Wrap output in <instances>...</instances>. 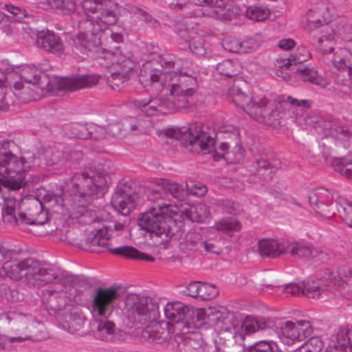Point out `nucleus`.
Here are the masks:
<instances>
[{
    "label": "nucleus",
    "instance_id": "nucleus-1",
    "mask_svg": "<svg viewBox=\"0 0 352 352\" xmlns=\"http://www.w3.org/2000/svg\"><path fill=\"white\" fill-rule=\"evenodd\" d=\"M179 62H165L162 64V71L153 68L151 63L143 65L139 76L140 83L153 92L170 94L167 100L153 98L140 102L142 111L148 116L158 112L165 113L166 109L185 108L188 104V98L195 93L196 79L179 69Z\"/></svg>",
    "mask_w": 352,
    "mask_h": 352
},
{
    "label": "nucleus",
    "instance_id": "nucleus-2",
    "mask_svg": "<svg viewBox=\"0 0 352 352\" xmlns=\"http://www.w3.org/2000/svg\"><path fill=\"white\" fill-rule=\"evenodd\" d=\"M0 276L14 281L24 280L32 287H41L53 284L54 288L48 292L50 294V306L54 309H59L61 306L54 307L53 294H72V287L69 284L71 278L63 275V272L54 266L41 263L33 258H21L19 253L9 249L0 241Z\"/></svg>",
    "mask_w": 352,
    "mask_h": 352
},
{
    "label": "nucleus",
    "instance_id": "nucleus-3",
    "mask_svg": "<svg viewBox=\"0 0 352 352\" xmlns=\"http://www.w3.org/2000/svg\"><path fill=\"white\" fill-rule=\"evenodd\" d=\"M100 76L96 74L72 78L50 77L34 65H24L20 70V80L14 82V95L22 102L38 100L56 91H75L96 85Z\"/></svg>",
    "mask_w": 352,
    "mask_h": 352
},
{
    "label": "nucleus",
    "instance_id": "nucleus-4",
    "mask_svg": "<svg viewBox=\"0 0 352 352\" xmlns=\"http://www.w3.org/2000/svg\"><path fill=\"white\" fill-rule=\"evenodd\" d=\"M81 7L85 18L79 21L78 33L74 38L76 48L83 52L100 43V34L118 20V5L107 0H83Z\"/></svg>",
    "mask_w": 352,
    "mask_h": 352
},
{
    "label": "nucleus",
    "instance_id": "nucleus-5",
    "mask_svg": "<svg viewBox=\"0 0 352 352\" xmlns=\"http://www.w3.org/2000/svg\"><path fill=\"white\" fill-rule=\"evenodd\" d=\"M148 199L153 205L142 214L139 224L143 229L168 239L174 232L178 206L170 204V194L163 179L156 182L149 191Z\"/></svg>",
    "mask_w": 352,
    "mask_h": 352
},
{
    "label": "nucleus",
    "instance_id": "nucleus-6",
    "mask_svg": "<svg viewBox=\"0 0 352 352\" xmlns=\"http://www.w3.org/2000/svg\"><path fill=\"white\" fill-rule=\"evenodd\" d=\"M231 94L233 102L252 119L259 123L273 126L279 124L285 102H287L294 107L305 109L310 108L311 105L309 100H298L290 96H280L274 100H269L262 96L250 97L234 87L232 88Z\"/></svg>",
    "mask_w": 352,
    "mask_h": 352
},
{
    "label": "nucleus",
    "instance_id": "nucleus-7",
    "mask_svg": "<svg viewBox=\"0 0 352 352\" xmlns=\"http://www.w3.org/2000/svg\"><path fill=\"white\" fill-rule=\"evenodd\" d=\"M144 296L135 294H129L125 300V309L128 316L140 323L149 324L142 331V337L151 344H163L165 338L160 331L162 329L157 322L159 316L156 305L149 302Z\"/></svg>",
    "mask_w": 352,
    "mask_h": 352
},
{
    "label": "nucleus",
    "instance_id": "nucleus-8",
    "mask_svg": "<svg viewBox=\"0 0 352 352\" xmlns=\"http://www.w3.org/2000/svg\"><path fill=\"white\" fill-rule=\"evenodd\" d=\"M34 159V155L30 152L21 155L11 152L0 153V176L4 178V184L13 190L21 188Z\"/></svg>",
    "mask_w": 352,
    "mask_h": 352
},
{
    "label": "nucleus",
    "instance_id": "nucleus-9",
    "mask_svg": "<svg viewBox=\"0 0 352 352\" xmlns=\"http://www.w3.org/2000/svg\"><path fill=\"white\" fill-rule=\"evenodd\" d=\"M158 137L163 140H173L179 141L184 145H197L202 151H207L214 144V140L198 124H193L188 127H171L159 130L156 132Z\"/></svg>",
    "mask_w": 352,
    "mask_h": 352
},
{
    "label": "nucleus",
    "instance_id": "nucleus-10",
    "mask_svg": "<svg viewBox=\"0 0 352 352\" xmlns=\"http://www.w3.org/2000/svg\"><path fill=\"white\" fill-rule=\"evenodd\" d=\"M28 205L34 208V210L30 208L27 212H19L16 214V210L19 203L12 195L3 197V206L2 207L1 217L3 223L6 228H16L25 225L42 224L36 221V215L41 212V204L38 200L30 198L27 199Z\"/></svg>",
    "mask_w": 352,
    "mask_h": 352
},
{
    "label": "nucleus",
    "instance_id": "nucleus-11",
    "mask_svg": "<svg viewBox=\"0 0 352 352\" xmlns=\"http://www.w3.org/2000/svg\"><path fill=\"white\" fill-rule=\"evenodd\" d=\"M352 41V21L347 18L338 19L320 30L318 47L323 54H329L340 41Z\"/></svg>",
    "mask_w": 352,
    "mask_h": 352
},
{
    "label": "nucleus",
    "instance_id": "nucleus-12",
    "mask_svg": "<svg viewBox=\"0 0 352 352\" xmlns=\"http://www.w3.org/2000/svg\"><path fill=\"white\" fill-rule=\"evenodd\" d=\"M110 183V177L104 173L93 170L76 173L72 178L73 193L75 199L85 201L92 199L100 189Z\"/></svg>",
    "mask_w": 352,
    "mask_h": 352
},
{
    "label": "nucleus",
    "instance_id": "nucleus-13",
    "mask_svg": "<svg viewBox=\"0 0 352 352\" xmlns=\"http://www.w3.org/2000/svg\"><path fill=\"white\" fill-rule=\"evenodd\" d=\"M339 276L337 280L335 273L329 272L325 276L320 279L306 280L302 283V295L309 298H318L322 296L325 291L330 287V283L339 284L341 283L352 285V268L343 267L337 272Z\"/></svg>",
    "mask_w": 352,
    "mask_h": 352
},
{
    "label": "nucleus",
    "instance_id": "nucleus-14",
    "mask_svg": "<svg viewBox=\"0 0 352 352\" xmlns=\"http://www.w3.org/2000/svg\"><path fill=\"white\" fill-rule=\"evenodd\" d=\"M276 333L282 343L292 345L297 341H302L310 333V324L305 320L296 322L287 321L280 325Z\"/></svg>",
    "mask_w": 352,
    "mask_h": 352
},
{
    "label": "nucleus",
    "instance_id": "nucleus-15",
    "mask_svg": "<svg viewBox=\"0 0 352 352\" xmlns=\"http://www.w3.org/2000/svg\"><path fill=\"white\" fill-rule=\"evenodd\" d=\"M118 297V292L115 288L98 289L91 302L93 316L109 318L113 310L114 302Z\"/></svg>",
    "mask_w": 352,
    "mask_h": 352
},
{
    "label": "nucleus",
    "instance_id": "nucleus-16",
    "mask_svg": "<svg viewBox=\"0 0 352 352\" xmlns=\"http://www.w3.org/2000/svg\"><path fill=\"white\" fill-rule=\"evenodd\" d=\"M333 199V193L324 188L316 189L309 197L310 205L315 206L316 212L324 218H330L335 214L334 210L331 208Z\"/></svg>",
    "mask_w": 352,
    "mask_h": 352
},
{
    "label": "nucleus",
    "instance_id": "nucleus-17",
    "mask_svg": "<svg viewBox=\"0 0 352 352\" xmlns=\"http://www.w3.org/2000/svg\"><path fill=\"white\" fill-rule=\"evenodd\" d=\"M206 324L221 331H231V314L224 307L206 308Z\"/></svg>",
    "mask_w": 352,
    "mask_h": 352
},
{
    "label": "nucleus",
    "instance_id": "nucleus-18",
    "mask_svg": "<svg viewBox=\"0 0 352 352\" xmlns=\"http://www.w3.org/2000/svg\"><path fill=\"white\" fill-rule=\"evenodd\" d=\"M266 326V321L264 318L247 316L239 323H232L230 333L232 334V337L236 339V341L239 340L238 338L243 340L245 335L252 334L260 329H263Z\"/></svg>",
    "mask_w": 352,
    "mask_h": 352
},
{
    "label": "nucleus",
    "instance_id": "nucleus-19",
    "mask_svg": "<svg viewBox=\"0 0 352 352\" xmlns=\"http://www.w3.org/2000/svg\"><path fill=\"white\" fill-rule=\"evenodd\" d=\"M185 216L191 221L204 223L211 217L210 208L203 203L196 204H184L178 206L177 216Z\"/></svg>",
    "mask_w": 352,
    "mask_h": 352
},
{
    "label": "nucleus",
    "instance_id": "nucleus-20",
    "mask_svg": "<svg viewBox=\"0 0 352 352\" xmlns=\"http://www.w3.org/2000/svg\"><path fill=\"white\" fill-rule=\"evenodd\" d=\"M103 58L107 67L111 70L130 72L135 65L131 58L123 54L118 47H116L113 51H107Z\"/></svg>",
    "mask_w": 352,
    "mask_h": 352
},
{
    "label": "nucleus",
    "instance_id": "nucleus-21",
    "mask_svg": "<svg viewBox=\"0 0 352 352\" xmlns=\"http://www.w3.org/2000/svg\"><path fill=\"white\" fill-rule=\"evenodd\" d=\"M36 45L39 49L53 54L61 53L64 50L61 38L49 30H42L37 33Z\"/></svg>",
    "mask_w": 352,
    "mask_h": 352
},
{
    "label": "nucleus",
    "instance_id": "nucleus-22",
    "mask_svg": "<svg viewBox=\"0 0 352 352\" xmlns=\"http://www.w3.org/2000/svg\"><path fill=\"white\" fill-rule=\"evenodd\" d=\"M166 318L175 324L173 325L174 329L181 331L183 333L188 331H184L185 321L188 307L180 302H168L164 308Z\"/></svg>",
    "mask_w": 352,
    "mask_h": 352
},
{
    "label": "nucleus",
    "instance_id": "nucleus-23",
    "mask_svg": "<svg viewBox=\"0 0 352 352\" xmlns=\"http://www.w3.org/2000/svg\"><path fill=\"white\" fill-rule=\"evenodd\" d=\"M331 16L330 7L324 2L315 5L307 13V25L309 30L312 28L327 23Z\"/></svg>",
    "mask_w": 352,
    "mask_h": 352
},
{
    "label": "nucleus",
    "instance_id": "nucleus-24",
    "mask_svg": "<svg viewBox=\"0 0 352 352\" xmlns=\"http://www.w3.org/2000/svg\"><path fill=\"white\" fill-rule=\"evenodd\" d=\"M0 320L12 323V328L16 331L25 332L34 318L32 315L18 311H8L0 314Z\"/></svg>",
    "mask_w": 352,
    "mask_h": 352
},
{
    "label": "nucleus",
    "instance_id": "nucleus-25",
    "mask_svg": "<svg viewBox=\"0 0 352 352\" xmlns=\"http://www.w3.org/2000/svg\"><path fill=\"white\" fill-rule=\"evenodd\" d=\"M111 204L118 212L128 215L135 207V195L126 192H116L112 197Z\"/></svg>",
    "mask_w": 352,
    "mask_h": 352
},
{
    "label": "nucleus",
    "instance_id": "nucleus-26",
    "mask_svg": "<svg viewBox=\"0 0 352 352\" xmlns=\"http://www.w3.org/2000/svg\"><path fill=\"white\" fill-rule=\"evenodd\" d=\"M46 163L49 166L57 164L64 160H76L81 153L78 151H71L67 152L64 156L63 151L58 147H50L45 149L43 153Z\"/></svg>",
    "mask_w": 352,
    "mask_h": 352
},
{
    "label": "nucleus",
    "instance_id": "nucleus-27",
    "mask_svg": "<svg viewBox=\"0 0 352 352\" xmlns=\"http://www.w3.org/2000/svg\"><path fill=\"white\" fill-rule=\"evenodd\" d=\"M258 251L262 256H277L287 251V244L276 239H263L258 243Z\"/></svg>",
    "mask_w": 352,
    "mask_h": 352
},
{
    "label": "nucleus",
    "instance_id": "nucleus-28",
    "mask_svg": "<svg viewBox=\"0 0 352 352\" xmlns=\"http://www.w3.org/2000/svg\"><path fill=\"white\" fill-rule=\"evenodd\" d=\"M110 234L107 228L99 229L96 234L89 235L86 239L84 248L90 252L98 251V248H109Z\"/></svg>",
    "mask_w": 352,
    "mask_h": 352
},
{
    "label": "nucleus",
    "instance_id": "nucleus-29",
    "mask_svg": "<svg viewBox=\"0 0 352 352\" xmlns=\"http://www.w3.org/2000/svg\"><path fill=\"white\" fill-rule=\"evenodd\" d=\"M123 334L122 331L116 329L114 324L109 320L100 321L96 332V336L98 339L107 342L118 340Z\"/></svg>",
    "mask_w": 352,
    "mask_h": 352
},
{
    "label": "nucleus",
    "instance_id": "nucleus-30",
    "mask_svg": "<svg viewBox=\"0 0 352 352\" xmlns=\"http://www.w3.org/2000/svg\"><path fill=\"white\" fill-rule=\"evenodd\" d=\"M331 62L336 69L341 71L348 69L349 73V69L352 67V53L346 47L334 50Z\"/></svg>",
    "mask_w": 352,
    "mask_h": 352
},
{
    "label": "nucleus",
    "instance_id": "nucleus-31",
    "mask_svg": "<svg viewBox=\"0 0 352 352\" xmlns=\"http://www.w3.org/2000/svg\"><path fill=\"white\" fill-rule=\"evenodd\" d=\"M231 146L227 142H221L219 146V150L221 151V155L229 163L236 164L243 161L244 157V151L241 144L236 143L230 151Z\"/></svg>",
    "mask_w": 352,
    "mask_h": 352
},
{
    "label": "nucleus",
    "instance_id": "nucleus-32",
    "mask_svg": "<svg viewBox=\"0 0 352 352\" xmlns=\"http://www.w3.org/2000/svg\"><path fill=\"white\" fill-rule=\"evenodd\" d=\"M296 73L298 77L302 80L314 83L322 88L327 87L329 85V82L327 79L318 76L317 71L313 66H300Z\"/></svg>",
    "mask_w": 352,
    "mask_h": 352
},
{
    "label": "nucleus",
    "instance_id": "nucleus-33",
    "mask_svg": "<svg viewBox=\"0 0 352 352\" xmlns=\"http://www.w3.org/2000/svg\"><path fill=\"white\" fill-rule=\"evenodd\" d=\"M74 205L70 209V217L78 219L80 223H89L94 221L90 219L91 212L86 210V205L89 201H85L81 198L75 199V195L72 197Z\"/></svg>",
    "mask_w": 352,
    "mask_h": 352
},
{
    "label": "nucleus",
    "instance_id": "nucleus-34",
    "mask_svg": "<svg viewBox=\"0 0 352 352\" xmlns=\"http://www.w3.org/2000/svg\"><path fill=\"white\" fill-rule=\"evenodd\" d=\"M318 126L321 127L327 135L340 141H346L351 136L350 133L346 129L338 126L336 122L331 121H320Z\"/></svg>",
    "mask_w": 352,
    "mask_h": 352
},
{
    "label": "nucleus",
    "instance_id": "nucleus-35",
    "mask_svg": "<svg viewBox=\"0 0 352 352\" xmlns=\"http://www.w3.org/2000/svg\"><path fill=\"white\" fill-rule=\"evenodd\" d=\"M109 251L115 254L122 255L129 258L153 261L154 258L144 254L132 246H122L116 248H109Z\"/></svg>",
    "mask_w": 352,
    "mask_h": 352
},
{
    "label": "nucleus",
    "instance_id": "nucleus-36",
    "mask_svg": "<svg viewBox=\"0 0 352 352\" xmlns=\"http://www.w3.org/2000/svg\"><path fill=\"white\" fill-rule=\"evenodd\" d=\"M39 2L45 8L58 9L65 14H70L76 10L73 0H39Z\"/></svg>",
    "mask_w": 352,
    "mask_h": 352
},
{
    "label": "nucleus",
    "instance_id": "nucleus-37",
    "mask_svg": "<svg viewBox=\"0 0 352 352\" xmlns=\"http://www.w3.org/2000/svg\"><path fill=\"white\" fill-rule=\"evenodd\" d=\"M206 308H199L192 311L188 309L184 328H199L206 324Z\"/></svg>",
    "mask_w": 352,
    "mask_h": 352
},
{
    "label": "nucleus",
    "instance_id": "nucleus-38",
    "mask_svg": "<svg viewBox=\"0 0 352 352\" xmlns=\"http://www.w3.org/2000/svg\"><path fill=\"white\" fill-rule=\"evenodd\" d=\"M287 244L288 250L292 255L302 258L315 257L318 252L316 248H311L308 245L302 243H292Z\"/></svg>",
    "mask_w": 352,
    "mask_h": 352
},
{
    "label": "nucleus",
    "instance_id": "nucleus-39",
    "mask_svg": "<svg viewBox=\"0 0 352 352\" xmlns=\"http://www.w3.org/2000/svg\"><path fill=\"white\" fill-rule=\"evenodd\" d=\"M181 246L182 250L186 251L199 250L203 246L201 235L194 230H190L186 234Z\"/></svg>",
    "mask_w": 352,
    "mask_h": 352
},
{
    "label": "nucleus",
    "instance_id": "nucleus-40",
    "mask_svg": "<svg viewBox=\"0 0 352 352\" xmlns=\"http://www.w3.org/2000/svg\"><path fill=\"white\" fill-rule=\"evenodd\" d=\"M217 72L223 76L232 78L241 72V67L237 61L227 59L217 65Z\"/></svg>",
    "mask_w": 352,
    "mask_h": 352
},
{
    "label": "nucleus",
    "instance_id": "nucleus-41",
    "mask_svg": "<svg viewBox=\"0 0 352 352\" xmlns=\"http://www.w3.org/2000/svg\"><path fill=\"white\" fill-rule=\"evenodd\" d=\"M311 58V54L307 47L300 46L298 47L295 53L287 59H283L284 64L280 67L289 68L293 65H297L308 60Z\"/></svg>",
    "mask_w": 352,
    "mask_h": 352
},
{
    "label": "nucleus",
    "instance_id": "nucleus-42",
    "mask_svg": "<svg viewBox=\"0 0 352 352\" xmlns=\"http://www.w3.org/2000/svg\"><path fill=\"white\" fill-rule=\"evenodd\" d=\"M212 229L223 233H229L239 232L241 229V225L237 219L226 217L216 221Z\"/></svg>",
    "mask_w": 352,
    "mask_h": 352
},
{
    "label": "nucleus",
    "instance_id": "nucleus-43",
    "mask_svg": "<svg viewBox=\"0 0 352 352\" xmlns=\"http://www.w3.org/2000/svg\"><path fill=\"white\" fill-rule=\"evenodd\" d=\"M336 203L338 212L342 221L349 226L352 227V204L341 197L336 199Z\"/></svg>",
    "mask_w": 352,
    "mask_h": 352
},
{
    "label": "nucleus",
    "instance_id": "nucleus-44",
    "mask_svg": "<svg viewBox=\"0 0 352 352\" xmlns=\"http://www.w3.org/2000/svg\"><path fill=\"white\" fill-rule=\"evenodd\" d=\"M164 184L171 197L182 199L188 195L187 184H178L169 180L163 179Z\"/></svg>",
    "mask_w": 352,
    "mask_h": 352
},
{
    "label": "nucleus",
    "instance_id": "nucleus-45",
    "mask_svg": "<svg viewBox=\"0 0 352 352\" xmlns=\"http://www.w3.org/2000/svg\"><path fill=\"white\" fill-rule=\"evenodd\" d=\"M111 71V74L108 78V82L113 89L120 91L123 84L129 80V72H123L120 70Z\"/></svg>",
    "mask_w": 352,
    "mask_h": 352
},
{
    "label": "nucleus",
    "instance_id": "nucleus-46",
    "mask_svg": "<svg viewBox=\"0 0 352 352\" xmlns=\"http://www.w3.org/2000/svg\"><path fill=\"white\" fill-rule=\"evenodd\" d=\"M270 11L267 8L261 6H251L247 8L245 11L246 16L256 21H264L270 16Z\"/></svg>",
    "mask_w": 352,
    "mask_h": 352
},
{
    "label": "nucleus",
    "instance_id": "nucleus-47",
    "mask_svg": "<svg viewBox=\"0 0 352 352\" xmlns=\"http://www.w3.org/2000/svg\"><path fill=\"white\" fill-rule=\"evenodd\" d=\"M332 165L336 170L352 179V161L345 158H337L333 161Z\"/></svg>",
    "mask_w": 352,
    "mask_h": 352
},
{
    "label": "nucleus",
    "instance_id": "nucleus-48",
    "mask_svg": "<svg viewBox=\"0 0 352 352\" xmlns=\"http://www.w3.org/2000/svg\"><path fill=\"white\" fill-rule=\"evenodd\" d=\"M322 348L323 342L322 340L318 337H313L292 352H320Z\"/></svg>",
    "mask_w": 352,
    "mask_h": 352
},
{
    "label": "nucleus",
    "instance_id": "nucleus-49",
    "mask_svg": "<svg viewBox=\"0 0 352 352\" xmlns=\"http://www.w3.org/2000/svg\"><path fill=\"white\" fill-rule=\"evenodd\" d=\"M219 289L212 284L201 283L199 298L204 300H208L218 296Z\"/></svg>",
    "mask_w": 352,
    "mask_h": 352
},
{
    "label": "nucleus",
    "instance_id": "nucleus-50",
    "mask_svg": "<svg viewBox=\"0 0 352 352\" xmlns=\"http://www.w3.org/2000/svg\"><path fill=\"white\" fill-rule=\"evenodd\" d=\"M263 41L262 37L256 34L253 37L248 38L243 41V53H250L256 50Z\"/></svg>",
    "mask_w": 352,
    "mask_h": 352
},
{
    "label": "nucleus",
    "instance_id": "nucleus-51",
    "mask_svg": "<svg viewBox=\"0 0 352 352\" xmlns=\"http://www.w3.org/2000/svg\"><path fill=\"white\" fill-rule=\"evenodd\" d=\"M6 87V76L3 72L0 70V110L5 111L8 109V104L5 100Z\"/></svg>",
    "mask_w": 352,
    "mask_h": 352
},
{
    "label": "nucleus",
    "instance_id": "nucleus-52",
    "mask_svg": "<svg viewBox=\"0 0 352 352\" xmlns=\"http://www.w3.org/2000/svg\"><path fill=\"white\" fill-rule=\"evenodd\" d=\"M276 346V344L272 341H261L251 348L249 352H274Z\"/></svg>",
    "mask_w": 352,
    "mask_h": 352
},
{
    "label": "nucleus",
    "instance_id": "nucleus-53",
    "mask_svg": "<svg viewBox=\"0 0 352 352\" xmlns=\"http://www.w3.org/2000/svg\"><path fill=\"white\" fill-rule=\"evenodd\" d=\"M4 8L12 14L13 19L16 21L23 19L28 14L25 9L11 4L5 5Z\"/></svg>",
    "mask_w": 352,
    "mask_h": 352
},
{
    "label": "nucleus",
    "instance_id": "nucleus-54",
    "mask_svg": "<svg viewBox=\"0 0 352 352\" xmlns=\"http://www.w3.org/2000/svg\"><path fill=\"white\" fill-rule=\"evenodd\" d=\"M225 48L233 53L243 54V41L233 38L225 43Z\"/></svg>",
    "mask_w": 352,
    "mask_h": 352
},
{
    "label": "nucleus",
    "instance_id": "nucleus-55",
    "mask_svg": "<svg viewBox=\"0 0 352 352\" xmlns=\"http://www.w3.org/2000/svg\"><path fill=\"white\" fill-rule=\"evenodd\" d=\"M302 283H291L284 287L283 292L286 296L302 295Z\"/></svg>",
    "mask_w": 352,
    "mask_h": 352
},
{
    "label": "nucleus",
    "instance_id": "nucleus-56",
    "mask_svg": "<svg viewBox=\"0 0 352 352\" xmlns=\"http://www.w3.org/2000/svg\"><path fill=\"white\" fill-rule=\"evenodd\" d=\"M188 194L202 197L205 195L208 191L207 187L201 184H193L190 186L187 184Z\"/></svg>",
    "mask_w": 352,
    "mask_h": 352
},
{
    "label": "nucleus",
    "instance_id": "nucleus-57",
    "mask_svg": "<svg viewBox=\"0 0 352 352\" xmlns=\"http://www.w3.org/2000/svg\"><path fill=\"white\" fill-rule=\"evenodd\" d=\"M80 128H81V130H80V133L78 134V136L79 138H81V139H86V138H102L104 136H103V134H104V129L100 127V126H90V129H94L96 130V131L97 132H100L101 133V135H94L93 134L92 132H91V133H88V134H85L82 131L85 130L86 129V127L84 126H80Z\"/></svg>",
    "mask_w": 352,
    "mask_h": 352
},
{
    "label": "nucleus",
    "instance_id": "nucleus-58",
    "mask_svg": "<svg viewBox=\"0 0 352 352\" xmlns=\"http://www.w3.org/2000/svg\"><path fill=\"white\" fill-rule=\"evenodd\" d=\"M201 283L200 282L190 283L186 287V294L193 297H199Z\"/></svg>",
    "mask_w": 352,
    "mask_h": 352
},
{
    "label": "nucleus",
    "instance_id": "nucleus-59",
    "mask_svg": "<svg viewBox=\"0 0 352 352\" xmlns=\"http://www.w3.org/2000/svg\"><path fill=\"white\" fill-rule=\"evenodd\" d=\"M277 63H278V65H276V67H278L279 69H276V75L285 81L290 80L289 74L287 72V70L289 68L280 67V65H282L284 64L283 59L278 60Z\"/></svg>",
    "mask_w": 352,
    "mask_h": 352
},
{
    "label": "nucleus",
    "instance_id": "nucleus-60",
    "mask_svg": "<svg viewBox=\"0 0 352 352\" xmlns=\"http://www.w3.org/2000/svg\"><path fill=\"white\" fill-rule=\"evenodd\" d=\"M189 47L192 53L197 56H202L206 53V49L203 47L201 43H192L190 44Z\"/></svg>",
    "mask_w": 352,
    "mask_h": 352
},
{
    "label": "nucleus",
    "instance_id": "nucleus-61",
    "mask_svg": "<svg viewBox=\"0 0 352 352\" xmlns=\"http://www.w3.org/2000/svg\"><path fill=\"white\" fill-rule=\"evenodd\" d=\"M219 133H233L234 135L237 134L236 128L230 124H223L218 128Z\"/></svg>",
    "mask_w": 352,
    "mask_h": 352
},
{
    "label": "nucleus",
    "instance_id": "nucleus-62",
    "mask_svg": "<svg viewBox=\"0 0 352 352\" xmlns=\"http://www.w3.org/2000/svg\"><path fill=\"white\" fill-rule=\"evenodd\" d=\"M295 46V42L291 38L281 39L278 42V47L284 50H289Z\"/></svg>",
    "mask_w": 352,
    "mask_h": 352
},
{
    "label": "nucleus",
    "instance_id": "nucleus-63",
    "mask_svg": "<svg viewBox=\"0 0 352 352\" xmlns=\"http://www.w3.org/2000/svg\"><path fill=\"white\" fill-rule=\"evenodd\" d=\"M48 204L52 208H55L56 206H62L64 204V199L62 197L60 196H53L49 199Z\"/></svg>",
    "mask_w": 352,
    "mask_h": 352
},
{
    "label": "nucleus",
    "instance_id": "nucleus-64",
    "mask_svg": "<svg viewBox=\"0 0 352 352\" xmlns=\"http://www.w3.org/2000/svg\"><path fill=\"white\" fill-rule=\"evenodd\" d=\"M204 250L209 252L212 254H219V250L216 248L214 244L213 243L209 242V241H205L203 242V246Z\"/></svg>",
    "mask_w": 352,
    "mask_h": 352
}]
</instances>
